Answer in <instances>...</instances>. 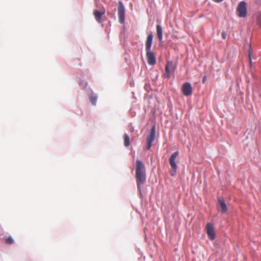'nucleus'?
<instances>
[{"label":"nucleus","mask_w":261,"mask_h":261,"mask_svg":"<svg viewBox=\"0 0 261 261\" xmlns=\"http://www.w3.org/2000/svg\"><path fill=\"white\" fill-rule=\"evenodd\" d=\"M135 175L137 187L141 192V186L146 181V170L143 163L138 160L136 162Z\"/></svg>","instance_id":"nucleus-1"},{"label":"nucleus","mask_w":261,"mask_h":261,"mask_svg":"<svg viewBox=\"0 0 261 261\" xmlns=\"http://www.w3.org/2000/svg\"><path fill=\"white\" fill-rule=\"evenodd\" d=\"M153 36L152 33L149 34L145 41V49L148 63L150 65H154L156 63V58L154 53L151 51Z\"/></svg>","instance_id":"nucleus-2"},{"label":"nucleus","mask_w":261,"mask_h":261,"mask_svg":"<svg viewBox=\"0 0 261 261\" xmlns=\"http://www.w3.org/2000/svg\"><path fill=\"white\" fill-rule=\"evenodd\" d=\"M178 154V152L175 151V152L171 154L169 160V163L171 167V170L170 172V173L172 176H174L176 174L177 166L175 163V159L177 157Z\"/></svg>","instance_id":"nucleus-3"},{"label":"nucleus","mask_w":261,"mask_h":261,"mask_svg":"<svg viewBox=\"0 0 261 261\" xmlns=\"http://www.w3.org/2000/svg\"><path fill=\"white\" fill-rule=\"evenodd\" d=\"M237 13L238 16L245 17L247 15L246 3L244 1L241 2L237 8Z\"/></svg>","instance_id":"nucleus-4"},{"label":"nucleus","mask_w":261,"mask_h":261,"mask_svg":"<svg viewBox=\"0 0 261 261\" xmlns=\"http://www.w3.org/2000/svg\"><path fill=\"white\" fill-rule=\"evenodd\" d=\"M118 15L120 23H123L125 21V8L121 1L118 2Z\"/></svg>","instance_id":"nucleus-5"},{"label":"nucleus","mask_w":261,"mask_h":261,"mask_svg":"<svg viewBox=\"0 0 261 261\" xmlns=\"http://www.w3.org/2000/svg\"><path fill=\"white\" fill-rule=\"evenodd\" d=\"M155 137V126L153 125L150 130V134L147 137V149L149 150L151 148L152 143Z\"/></svg>","instance_id":"nucleus-6"},{"label":"nucleus","mask_w":261,"mask_h":261,"mask_svg":"<svg viewBox=\"0 0 261 261\" xmlns=\"http://www.w3.org/2000/svg\"><path fill=\"white\" fill-rule=\"evenodd\" d=\"M175 66L172 62H168L165 67V73L164 76L165 78L169 79L171 73L175 70Z\"/></svg>","instance_id":"nucleus-7"},{"label":"nucleus","mask_w":261,"mask_h":261,"mask_svg":"<svg viewBox=\"0 0 261 261\" xmlns=\"http://www.w3.org/2000/svg\"><path fill=\"white\" fill-rule=\"evenodd\" d=\"M181 91L185 96H188L192 94L193 88L189 82L185 83L181 88Z\"/></svg>","instance_id":"nucleus-8"},{"label":"nucleus","mask_w":261,"mask_h":261,"mask_svg":"<svg viewBox=\"0 0 261 261\" xmlns=\"http://www.w3.org/2000/svg\"><path fill=\"white\" fill-rule=\"evenodd\" d=\"M206 230L209 239L214 240L215 239V233L213 225L207 223L206 225Z\"/></svg>","instance_id":"nucleus-9"},{"label":"nucleus","mask_w":261,"mask_h":261,"mask_svg":"<svg viewBox=\"0 0 261 261\" xmlns=\"http://www.w3.org/2000/svg\"><path fill=\"white\" fill-rule=\"evenodd\" d=\"M218 201L219 206L221 208V212L222 213L224 214L227 211V207L224 201V200L222 197H218Z\"/></svg>","instance_id":"nucleus-10"},{"label":"nucleus","mask_w":261,"mask_h":261,"mask_svg":"<svg viewBox=\"0 0 261 261\" xmlns=\"http://www.w3.org/2000/svg\"><path fill=\"white\" fill-rule=\"evenodd\" d=\"M105 13V10L103 7L102 8V9L100 11L94 10L93 12V15L96 20L98 22H100V19L102 15H103Z\"/></svg>","instance_id":"nucleus-11"},{"label":"nucleus","mask_w":261,"mask_h":261,"mask_svg":"<svg viewBox=\"0 0 261 261\" xmlns=\"http://www.w3.org/2000/svg\"><path fill=\"white\" fill-rule=\"evenodd\" d=\"M156 34L158 37L160 42L162 41L163 36V30L161 25L158 24L156 25Z\"/></svg>","instance_id":"nucleus-12"},{"label":"nucleus","mask_w":261,"mask_h":261,"mask_svg":"<svg viewBox=\"0 0 261 261\" xmlns=\"http://www.w3.org/2000/svg\"><path fill=\"white\" fill-rule=\"evenodd\" d=\"M124 144L126 147H128L130 144L129 137L127 134H125L123 136Z\"/></svg>","instance_id":"nucleus-13"},{"label":"nucleus","mask_w":261,"mask_h":261,"mask_svg":"<svg viewBox=\"0 0 261 261\" xmlns=\"http://www.w3.org/2000/svg\"><path fill=\"white\" fill-rule=\"evenodd\" d=\"M249 55V65H250V67H251V66H252V59H251L252 52H251L250 45L249 46V55Z\"/></svg>","instance_id":"nucleus-14"},{"label":"nucleus","mask_w":261,"mask_h":261,"mask_svg":"<svg viewBox=\"0 0 261 261\" xmlns=\"http://www.w3.org/2000/svg\"><path fill=\"white\" fill-rule=\"evenodd\" d=\"M6 243L8 244H12L14 243V241L11 237H9L6 240Z\"/></svg>","instance_id":"nucleus-15"},{"label":"nucleus","mask_w":261,"mask_h":261,"mask_svg":"<svg viewBox=\"0 0 261 261\" xmlns=\"http://www.w3.org/2000/svg\"><path fill=\"white\" fill-rule=\"evenodd\" d=\"M97 100V97L95 96H92L90 97V101L93 105H95Z\"/></svg>","instance_id":"nucleus-16"},{"label":"nucleus","mask_w":261,"mask_h":261,"mask_svg":"<svg viewBox=\"0 0 261 261\" xmlns=\"http://www.w3.org/2000/svg\"><path fill=\"white\" fill-rule=\"evenodd\" d=\"M257 20L259 22L260 26L261 27V14L258 16Z\"/></svg>","instance_id":"nucleus-17"},{"label":"nucleus","mask_w":261,"mask_h":261,"mask_svg":"<svg viewBox=\"0 0 261 261\" xmlns=\"http://www.w3.org/2000/svg\"><path fill=\"white\" fill-rule=\"evenodd\" d=\"M222 36L223 39L226 38V33L224 32H223L222 33Z\"/></svg>","instance_id":"nucleus-18"},{"label":"nucleus","mask_w":261,"mask_h":261,"mask_svg":"<svg viewBox=\"0 0 261 261\" xmlns=\"http://www.w3.org/2000/svg\"><path fill=\"white\" fill-rule=\"evenodd\" d=\"M213 1L216 3H219L222 2L223 0H213Z\"/></svg>","instance_id":"nucleus-19"},{"label":"nucleus","mask_w":261,"mask_h":261,"mask_svg":"<svg viewBox=\"0 0 261 261\" xmlns=\"http://www.w3.org/2000/svg\"><path fill=\"white\" fill-rule=\"evenodd\" d=\"M205 79H206V76H205L203 77V78L202 79V83H204V81H205Z\"/></svg>","instance_id":"nucleus-20"}]
</instances>
